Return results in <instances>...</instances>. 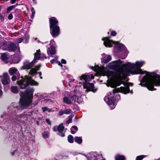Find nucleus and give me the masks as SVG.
<instances>
[{
    "mask_svg": "<svg viewBox=\"0 0 160 160\" xmlns=\"http://www.w3.org/2000/svg\"><path fill=\"white\" fill-rule=\"evenodd\" d=\"M16 151H14V152H12V155H14Z\"/></svg>",
    "mask_w": 160,
    "mask_h": 160,
    "instance_id": "obj_52",
    "label": "nucleus"
},
{
    "mask_svg": "<svg viewBox=\"0 0 160 160\" xmlns=\"http://www.w3.org/2000/svg\"><path fill=\"white\" fill-rule=\"evenodd\" d=\"M116 160H125V157L124 156L117 155L115 157Z\"/></svg>",
    "mask_w": 160,
    "mask_h": 160,
    "instance_id": "obj_25",
    "label": "nucleus"
},
{
    "mask_svg": "<svg viewBox=\"0 0 160 160\" xmlns=\"http://www.w3.org/2000/svg\"><path fill=\"white\" fill-rule=\"evenodd\" d=\"M43 112H45L46 111H48V112H50L51 111V110L47 107H43L42 108Z\"/></svg>",
    "mask_w": 160,
    "mask_h": 160,
    "instance_id": "obj_32",
    "label": "nucleus"
},
{
    "mask_svg": "<svg viewBox=\"0 0 160 160\" xmlns=\"http://www.w3.org/2000/svg\"><path fill=\"white\" fill-rule=\"evenodd\" d=\"M46 121L48 124L50 125H51V122L49 119L46 118Z\"/></svg>",
    "mask_w": 160,
    "mask_h": 160,
    "instance_id": "obj_39",
    "label": "nucleus"
},
{
    "mask_svg": "<svg viewBox=\"0 0 160 160\" xmlns=\"http://www.w3.org/2000/svg\"><path fill=\"white\" fill-rule=\"evenodd\" d=\"M65 114V111H63V114Z\"/></svg>",
    "mask_w": 160,
    "mask_h": 160,
    "instance_id": "obj_54",
    "label": "nucleus"
},
{
    "mask_svg": "<svg viewBox=\"0 0 160 160\" xmlns=\"http://www.w3.org/2000/svg\"><path fill=\"white\" fill-rule=\"evenodd\" d=\"M146 156L141 155L138 156L136 157L135 160H142Z\"/></svg>",
    "mask_w": 160,
    "mask_h": 160,
    "instance_id": "obj_31",
    "label": "nucleus"
},
{
    "mask_svg": "<svg viewBox=\"0 0 160 160\" xmlns=\"http://www.w3.org/2000/svg\"><path fill=\"white\" fill-rule=\"evenodd\" d=\"M71 133L72 134H74L75 133V132H74V131H72V130L71 131Z\"/></svg>",
    "mask_w": 160,
    "mask_h": 160,
    "instance_id": "obj_51",
    "label": "nucleus"
},
{
    "mask_svg": "<svg viewBox=\"0 0 160 160\" xmlns=\"http://www.w3.org/2000/svg\"><path fill=\"white\" fill-rule=\"evenodd\" d=\"M58 134L59 136L61 137H63L65 136L64 133H63L62 132H58Z\"/></svg>",
    "mask_w": 160,
    "mask_h": 160,
    "instance_id": "obj_36",
    "label": "nucleus"
},
{
    "mask_svg": "<svg viewBox=\"0 0 160 160\" xmlns=\"http://www.w3.org/2000/svg\"><path fill=\"white\" fill-rule=\"evenodd\" d=\"M80 78L81 80L83 79L85 81V82L83 83V86L85 88L87 89L86 91V92H88L90 91H92L93 92H96L97 89L94 88V84L92 83L87 82V81H89L90 80L89 76L83 74L82 75Z\"/></svg>",
    "mask_w": 160,
    "mask_h": 160,
    "instance_id": "obj_5",
    "label": "nucleus"
},
{
    "mask_svg": "<svg viewBox=\"0 0 160 160\" xmlns=\"http://www.w3.org/2000/svg\"><path fill=\"white\" fill-rule=\"evenodd\" d=\"M102 160H104V159H102Z\"/></svg>",
    "mask_w": 160,
    "mask_h": 160,
    "instance_id": "obj_61",
    "label": "nucleus"
},
{
    "mask_svg": "<svg viewBox=\"0 0 160 160\" xmlns=\"http://www.w3.org/2000/svg\"><path fill=\"white\" fill-rule=\"evenodd\" d=\"M16 1V0H11V2L12 4L14 3Z\"/></svg>",
    "mask_w": 160,
    "mask_h": 160,
    "instance_id": "obj_47",
    "label": "nucleus"
},
{
    "mask_svg": "<svg viewBox=\"0 0 160 160\" xmlns=\"http://www.w3.org/2000/svg\"><path fill=\"white\" fill-rule=\"evenodd\" d=\"M41 65H39L36 66L34 68H32L29 71V74H34L37 73L38 70L41 67Z\"/></svg>",
    "mask_w": 160,
    "mask_h": 160,
    "instance_id": "obj_13",
    "label": "nucleus"
},
{
    "mask_svg": "<svg viewBox=\"0 0 160 160\" xmlns=\"http://www.w3.org/2000/svg\"><path fill=\"white\" fill-rule=\"evenodd\" d=\"M40 50H37L36 52L34 53V58L33 60L34 62H36L37 60H43L47 58L46 57L43 58L42 56H40L41 54L40 53Z\"/></svg>",
    "mask_w": 160,
    "mask_h": 160,
    "instance_id": "obj_10",
    "label": "nucleus"
},
{
    "mask_svg": "<svg viewBox=\"0 0 160 160\" xmlns=\"http://www.w3.org/2000/svg\"><path fill=\"white\" fill-rule=\"evenodd\" d=\"M50 33L53 37H57L60 33V28L58 25V21L54 17L49 19Z\"/></svg>",
    "mask_w": 160,
    "mask_h": 160,
    "instance_id": "obj_4",
    "label": "nucleus"
},
{
    "mask_svg": "<svg viewBox=\"0 0 160 160\" xmlns=\"http://www.w3.org/2000/svg\"><path fill=\"white\" fill-rule=\"evenodd\" d=\"M11 91L12 92L15 94L18 93L19 92L18 88L17 86H12Z\"/></svg>",
    "mask_w": 160,
    "mask_h": 160,
    "instance_id": "obj_19",
    "label": "nucleus"
},
{
    "mask_svg": "<svg viewBox=\"0 0 160 160\" xmlns=\"http://www.w3.org/2000/svg\"><path fill=\"white\" fill-rule=\"evenodd\" d=\"M17 84L20 86V88L22 89L26 88L29 85L37 86L39 83L32 79L31 76H25L24 77H21V79L17 81Z\"/></svg>",
    "mask_w": 160,
    "mask_h": 160,
    "instance_id": "obj_3",
    "label": "nucleus"
},
{
    "mask_svg": "<svg viewBox=\"0 0 160 160\" xmlns=\"http://www.w3.org/2000/svg\"><path fill=\"white\" fill-rule=\"evenodd\" d=\"M26 115H30V114H26Z\"/></svg>",
    "mask_w": 160,
    "mask_h": 160,
    "instance_id": "obj_56",
    "label": "nucleus"
},
{
    "mask_svg": "<svg viewBox=\"0 0 160 160\" xmlns=\"http://www.w3.org/2000/svg\"><path fill=\"white\" fill-rule=\"evenodd\" d=\"M91 69L96 72H98L101 73H103L104 70V69L98 66L96 67H92Z\"/></svg>",
    "mask_w": 160,
    "mask_h": 160,
    "instance_id": "obj_14",
    "label": "nucleus"
},
{
    "mask_svg": "<svg viewBox=\"0 0 160 160\" xmlns=\"http://www.w3.org/2000/svg\"><path fill=\"white\" fill-rule=\"evenodd\" d=\"M17 5H12L8 7L7 10V13H9V12L12 10L14 8H15Z\"/></svg>",
    "mask_w": 160,
    "mask_h": 160,
    "instance_id": "obj_26",
    "label": "nucleus"
},
{
    "mask_svg": "<svg viewBox=\"0 0 160 160\" xmlns=\"http://www.w3.org/2000/svg\"><path fill=\"white\" fill-rule=\"evenodd\" d=\"M75 141L78 144H81L82 142V139L81 137H75L74 138Z\"/></svg>",
    "mask_w": 160,
    "mask_h": 160,
    "instance_id": "obj_20",
    "label": "nucleus"
},
{
    "mask_svg": "<svg viewBox=\"0 0 160 160\" xmlns=\"http://www.w3.org/2000/svg\"><path fill=\"white\" fill-rule=\"evenodd\" d=\"M40 56H42L43 58H44L45 57H46L44 55L42 54Z\"/></svg>",
    "mask_w": 160,
    "mask_h": 160,
    "instance_id": "obj_53",
    "label": "nucleus"
},
{
    "mask_svg": "<svg viewBox=\"0 0 160 160\" xmlns=\"http://www.w3.org/2000/svg\"><path fill=\"white\" fill-rule=\"evenodd\" d=\"M13 18V15L12 13H10L8 16V18L9 20L12 19Z\"/></svg>",
    "mask_w": 160,
    "mask_h": 160,
    "instance_id": "obj_37",
    "label": "nucleus"
},
{
    "mask_svg": "<svg viewBox=\"0 0 160 160\" xmlns=\"http://www.w3.org/2000/svg\"><path fill=\"white\" fill-rule=\"evenodd\" d=\"M23 39V38H18L16 40L15 42L17 43H20L22 42Z\"/></svg>",
    "mask_w": 160,
    "mask_h": 160,
    "instance_id": "obj_33",
    "label": "nucleus"
},
{
    "mask_svg": "<svg viewBox=\"0 0 160 160\" xmlns=\"http://www.w3.org/2000/svg\"><path fill=\"white\" fill-rule=\"evenodd\" d=\"M42 136L44 138H48L49 137V134L48 132L46 131H44L42 133Z\"/></svg>",
    "mask_w": 160,
    "mask_h": 160,
    "instance_id": "obj_30",
    "label": "nucleus"
},
{
    "mask_svg": "<svg viewBox=\"0 0 160 160\" xmlns=\"http://www.w3.org/2000/svg\"><path fill=\"white\" fill-rule=\"evenodd\" d=\"M2 91L0 89V96L2 95Z\"/></svg>",
    "mask_w": 160,
    "mask_h": 160,
    "instance_id": "obj_50",
    "label": "nucleus"
},
{
    "mask_svg": "<svg viewBox=\"0 0 160 160\" xmlns=\"http://www.w3.org/2000/svg\"><path fill=\"white\" fill-rule=\"evenodd\" d=\"M123 62L120 59L112 62V68L116 70L115 77L116 80L110 83L109 86L112 88H115L117 86L120 85L123 82L124 83V86H126V84L122 80L125 79L128 75H129L130 73L136 74L146 73L147 76H145L142 80V82L144 83L141 82L139 85L142 87H147L149 90H155L156 89L154 88V85L156 86H160V75L155 72L148 74V72L146 71L144 72L140 68L144 63V62H137L135 64L128 62L127 64H122L123 67L120 68Z\"/></svg>",
    "mask_w": 160,
    "mask_h": 160,
    "instance_id": "obj_1",
    "label": "nucleus"
},
{
    "mask_svg": "<svg viewBox=\"0 0 160 160\" xmlns=\"http://www.w3.org/2000/svg\"><path fill=\"white\" fill-rule=\"evenodd\" d=\"M72 128L74 129L76 131H77L78 130V128L77 126H73L72 127Z\"/></svg>",
    "mask_w": 160,
    "mask_h": 160,
    "instance_id": "obj_44",
    "label": "nucleus"
},
{
    "mask_svg": "<svg viewBox=\"0 0 160 160\" xmlns=\"http://www.w3.org/2000/svg\"><path fill=\"white\" fill-rule=\"evenodd\" d=\"M116 32L114 31H112L111 32V35L112 36H115L116 35Z\"/></svg>",
    "mask_w": 160,
    "mask_h": 160,
    "instance_id": "obj_40",
    "label": "nucleus"
},
{
    "mask_svg": "<svg viewBox=\"0 0 160 160\" xmlns=\"http://www.w3.org/2000/svg\"><path fill=\"white\" fill-rule=\"evenodd\" d=\"M0 19L2 20H4V18L3 16L0 13Z\"/></svg>",
    "mask_w": 160,
    "mask_h": 160,
    "instance_id": "obj_43",
    "label": "nucleus"
},
{
    "mask_svg": "<svg viewBox=\"0 0 160 160\" xmlns=\"http://www.w3.org/2000/svg\"><path fill=\"white\" fill-rule=\"evenodd\" d=\"M158 160H160V158H159Z\"/></svg>",
    "mask_w": 160,
    "mask_h": 160,
    "instance_id": "obj_59",
    "label": "nucleus"
},
{
    "mask_svg": "<svg viewBox=\"0 0 160 160\" xmlns=\"http://www.w3.org/2000/svg\"><path fill=\"white\" fill-rule=\"evenodd\" d=\"M74 116L73 114H71L68 117V119L66 122V123L68 124L70 123L72 120V119L73 117Z\"/></svg>",
    "mask_w": 160,
    "mask_h": 160,
    "instance_id": "obj_27",
    "label": "nucleus"
},
{
    "mask_svg": "<svg viewBox=\"0 0 160 160\" xmlns=\"http://www.w3.org/2000/svg\"><path fill=\"white\" fill-rule=\"evenodd\" d=\"M34 10L33 8H32L31 9V11L32 12V18L33 17H34V15H35V12L34 11H33Z\"/></svg>",
    "mask_w": 160,
    "mask_h": 160,
    "instance_id": "obj_38",
    "label": "nucleus"
},
{
    "mask_svg": "<svg viewBox=\"0 0 160 160\" xmlns=\"http://www.w3.org/2000/svg\"><path fill=\"white\" fill-rule=\"evenodd\" d=\"M108 105H111L110 107H112V109L114 108L115 107L114 102L115 101V99L113 98H108Z\"/></svg>",
    "mask_w": 160,
    "mask_h": 160,
    "instance_id": "obj_15",
    "label": "nucleus"
},
{
    "mask_svg": "<svg viewBox=\"0 0 160 160\" xmlns=\"http://www.w3.org/2000/svg\"><path fill=\"white\" fill-rule=\"evenodd\" d=\"M112 59L111 56L110 55H108L106 58L102 59V61H103L104 63H107L110 61Z\"/></svg>",
    "mask_w": 160,
    "mask_h": 160,
    "instance_id": "obj_21",
    "label": "nucleus"
},
{
    "mask_svg": "<svg viewBox=\"0 0 160 160\" xmlns=\"http://www.w3.org/2000/svg\"><path fill=\"white\" fill-rule=\"evenodd\" d=\"M55 61V60L52 59L51 61V63L52 64Z\"/></svg>",
    "mask_w": 160,
    "mask_h": 160,
    "instance_id": "obj_48",
    "label": "nucleus"
},
{
    "mask_svg": "<svg viewBox=\"0 0 160 160\" xmlns=\"http://www.w3.org/2000/svg\"><path fill=\"white\" fill-rule=\"evenodd\" d=\"M118 49L120 51H122L125 48V46L122 44H120L118 45Z\"/></svg>",
    "mask_w": 160,
    "mask_h": 160,
    "instance_id": "obj_28",
    "label": "nucleus"
},
{
    "mask_svg": "<svg viewBox=\"0 0 160 160\" xmlns=\"http://www.w3.org/2000/svg\"><path fill=\"white\" fill-rule=\"evenodd\" d=\"M65 114H70L71 113V112H72V110H71L69 109H67L65 110Z\"/></svg>",
    "mask_w": 160,
    "mask_h": 160,
    "instance_id": "obj_35",
    "label": "nucleus"
},
{
    "mask_svg": "<svg viewBox=\"0 0 160 160\" xmlns=\"http://www.w3.org/2000/svg\"><path fill=\"white\" fill-rule=\"evenodd\" d=\"M9 42L5 41L2 42V48L3 50L8 51Z\"/></svg>",
    "mask_w": 160,
    "mask_h": 160,
    "instance_id": "obj_17",
    "label": "nucleus"
},
{
    "mask_svg": "<svg viewBox=\"0 0 160 160\" xmlns=\"http://www.w3.org/2000/svg\"><path fill=\"white\" fill-rule=\"evenodd\" d=\"M58 65L59 66H60L61 67H62V65L61 64V63L59 62L58 63Z\"/></svg>",
    "mask_w": 160,
    "mask_h": 160,
    "instance_id": "obj_49",
    "label": "nucleus"
},
{
    "mask_svg": "<svg viewBox=\"0 0 160 160\" xmlns=\"http://www.w3.org/2000/svg\"><path fill=\"white\" fill-rule=\"evenodd\" d=\"M109 73H110L111 74H112V73H113L111 71V72H109Z\"/></svg>",
    "mask_w": 160,
    "mask_h": 160,
    "instance_id": "obj_55",
    "label": "nucleus"
},
{
    "mask_svg": "<svg viewBox=\"0 0 160 160\" xmlns=\"http://www.w3.org/2000/svg\"><path fill=\"white\" fill-rule=\"evenodd\" d=\"M1 59L3 61H6L8 59V54L6 53H4L1 56Z\"/></svg>",
    "mask_w": 160,
    "mask_h": 160,
    "instance_id": "obj_22",
    "label": "nucleus"
},
{
    "mask_svg": "<svg viewBox=\"0 0 160 160\" xmlns=\"http://www.w3.org/2000/svg\"><path fill=\"white\" fill-rule=\"evenodd\" d=\"M1 82L4 85L8 84L10 82V78L7 73H5L3 75L2 78L1 79Z\"/></svg>",
    "mask_w": 160,
    "mask_h": 160,
    "instance_id": "obj_8",
    "label": "nucleus"
},
{
    "mask_svg": "<svg viewBox=\"0 0 160 160\" xmlns=\"http://www.w3.org/2000/svg\"><path fill=\"white\" fill-rule=\"evenodd\" d=\"M47 52L51 55H53L55 54V48L54 46H51L50 48L47 49Z\"/></svg>",
    "mask_w": 160,
    "mask_h": 160,
    "instance_id": "obj_16",
    "label": "nucleus"
},
{
    "mask_svg": "<svg viewBox=\"0 0 160 160\" xmlns=\"http://www.w3.org/2000/svg\"><path fill=\"white\" fill-rule=\"evenodd\" d=\"M132 84H132V83H131V85H131V86H132Z\"/></svg>",
    "mask_w": 160,
    "mask_h": 160,
    "instance_id": "obj_57",
    "label": "nucleus"
},
{
    "mask_svg": "<svg viewBox=\"0 0 160 160\" xmlns=\"http://www.w3.org/2000/svg\"><path fill=\"white\" fill-rule=\"evenodd\" d=\"M53 131L54 132H56L58 131V128L57 126H54L53 128Z\"/></svg>",
    "mask_w": 160,
    "mask_h": 160,
    "instance_id": "obj_41",
    "label": "nucleus"
},
{
    "mask_svg": "<svg viewBox=\"0 0 160 160\" xmlns=\"http://www.w3.org/2000/svg\"><path fill=\"white\" fill-rule=\"evenodd\" d=\"M19 78L17 76V77L16 76V75H13V76L11 78V79L13 81H15L17 79Z\"/></svg>",
    "mask_w": 160,
    "mask_h": 160,
    "instance_id": "obj_34",
    "label": "nucleus"
},
{
    "mask_svg": "<svg viewBox=\"0 0 160 160\" xmlns=\"http://www.w3.org/2000/svg\"><path fill=\"white\" fill-rule=\"evenodd\" d=\"M61 62L62 63L65 64L66 63V61L64 59H62L61 60Z\"/></svg>",
    "mask_w": 160,
    "mask_h": 160,
    "instance_id": "obj_45",
    "label": "nucleus"
},
{
    "mask_svg": "<svg viewBox=\"0 0 160 160\" xmlns=\"http://www.w3.org/2000/svg\"><path fill=\"white\" fill-rule=\"evenodd\" d=\"M63 101L66 104H72L71 99L68 97H65L63 98Z\"/></svg>",
    "mask_w": 160,
    "mask_h": 160,
    "instance_id": "obj_18",
    "label": "nucleus"
},
{
    "mask_svg": "<svg viewBox=\"0 0 160 160\" xmlns=\"http://www.w3.org/2000/svg\"><path fill=\"white\" fill-rule=\"evenodd\" d=\"M38 73L39 74V76L40 77V78L41 79H42V76H41V75H42V72H38Z\"/></svg>",
    "mask_w": 160,
    "mask_h": 160,
    "instance_id": "obj_46",
    "label": "nucleus"
},
{
    "mask_svg": "<svg viewBox=\"0 0 160 160\" xmlns=\"http://www.w3.org/2000/svg\"><path fill=\"white\" fill-rule=\"evenodd\" d=\"M58 132H62L64 129V127L62 124H61L58 127Z\"/></svg>",
    "mask_w": 160,
    "mask_h": 160,
    "instance_id": "obj_23",
    "label": "nucleus"
},
{
    "mask_svg": "<svg viewBox=\"0 0 160 160\" xmlns=\"http://www.w3.org/2000/svg\"><path fill=\"white\" fill-rule=\"evenodd\" d=\"M9 72L10 74L11 75H13L14 74L17 75V76L19 77L20 76V74L19 73L17 69L15 67H12L10 68L9 70Z\"/></svg>",
    "mask_w": 160,
    "mask_h": 160,
    "instance_id": "obj_12",
    "label": "nucleus"
},
{
    "mask_svg": "<svg viewBox=\"0 0 160 160\" xmlns=\"http://www.w3.org/2000/svg\"><path fill=\"white\" fill-rule=\"evenodd\" d=\"M102 40L104 41L103 44L106 47H111L112 46V41L109 40L108 38H103Z\"/></svg>",
    "mask_w": 160,
    "mask_h": 160,
    "instance_id": "obj_11",
    "label": "nucleus"
},
{
    "mask_svg": "<svg viewBox=\"0 0 160 160\" xmlns=\"http://www.w3.org/2000/svg\"><path fill=\"white\" fill-rule=\"evenodd\" d=\"M34 89L33 88H29L21 95V98L19 102V106H17L14 108L20 110L28 108L32 104L33 98V92Z\"/></svg>",
    "mask_w": 160,
    "mask_h": 160,
    "instance_id": "obj_2",
    "label": "nucleus"
},
{
    "mask_svg": "<svg viewBox=\"0 0 160 160\" xmlns=\"http://www.w3.org/2000/svg\"><path fill=\"white\" fill-rule=\"evenodd\" d=\"M32 112H33V111H31V112H30V113H32Z\"/></svg>",
    "mask_w": 160,
    "mask_h": 160,
    "instance_id": "obj_58",
    "label": "nucleus"
},
{
    "mask_svg": "<svg viewBox=\"0 0 160 160\" xmlns=\"http://www.w3.org/2000/svg\"><path fill=\"white\" fill-rule=\"evenodd\" d=\"M18 48L19 50V47L17 46L16 44L13 42H9L8 51L9 52H15Z\"/></svg>",
    "mask_w": 160,
    "mask_h": 160,
    "instance_id": "obj_9",
    "label": "nucleus"
},
{
    "mask_svg": "<svg viewBox=\"0 0 160 160\" xmlns=\"http://www.w3.org/2000/svg\"><path fill=\"white\" fill-rule=\"evenodd\" d=\"M34 62L32 61L29 62L28 61H27L23 63V65L21 68V70L29 69L33 67L34 65Z\"/></svg>",
    "mask_w": 160,
    "mask_h": 160,
    "instance_id": "obj_7",
    "label": "nucleus"
},
{
    "mask_svg": "<svg viewBox=\"0 0 160 160\" xmlns=\"http://www.w3.org/2000/svg\"><path fill=\"white\" fill-rule=\"evenodd\" d=\"M130 90L129 86L126 87H121L120 88H117L112 90V92L113 94L118 92H122L124 94L129 92Z\"/></svg>",
    "mask_w": 160,
    "mask_h": 160,
    "instance_id": "obj_6",
    "label": "nucleus"
},
{
    "mask_svg": "<svg viewBox=\"0 0 160 160\" xmlns=\"http://www.w3.org/2000/svg\"><path fill=\"white\" fill-rule=\"evenodd\" d=\"M118 96L119 97H120V95H118Z\"/></svg>",
    "mask_w": 160,
    "mask_h": 160,
    "instance_id": "obj_60",
    "label": "nucleus"
},
{
    "mask_svg": "<svg viewBox=\"0 0 160 160\" xmlns=\"http://www.w3.org/2000/svg\"><path fill=\"white\" fill-rule=\"evenodd\" d=\"M68 142L70 143H72L74 142L73 137L71 135H69L68 137Z\"/></svg>",
    "mask_w": 160,
    "mask_h": 160,
    "instance_id": "obj_24",
    "label": "nucleus"
},
{
    "mask_svg": "<svg viewBox=\"0 0 160 160\" xmlns=\"http://www.w3.org/2000/svg\"><path fill=\"white\" fill-rule=\"evenodd\" d=\"M63 111L62 110H60L58 114L60 116H62L63 115Z\"/></svg>",
    "mask_w": 160,
    "mask_h": 160,
    "instance_id": "obj_42",
    "label": "nucleus"
},
{
    "mask_svg": "<svg viewBox=\"0 0 160 160\" xmlns=\"http://www.w3.org/2000/svg\"><path fill=\"white\" fill-rule=\"evenodd\" d=\"M70 98L71 99V101L76 102L78 100V98L77 95L75 94H74Z\"/></svg>",
    "mask_w": 160,
    "mask_h": 160,
    "instance_id": "obj_29",
    "label": "nucleus"
}]
</instances>
